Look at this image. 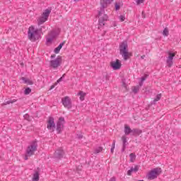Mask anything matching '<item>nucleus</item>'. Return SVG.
<instances>
[{"label":"nucleus","mask_w":181,"mask_h":181,"mask_svg":"<svg viewBox=\"0 0 181 181\" xmlns=\"http://www.w3.org/2000/svg\"><path fill=\"white\" fill-rule=\"evenodd\" d=\"M78 95H80V100L81 101H83L84 98L86 97V93L83 92V91H79V93H78Z\"/></svg>","instance_id":"412c9836"},{"label":"nucleus","mask_w":181,"mask_h":181,"mask_svg":"<svg viewBox=\"0 0 181 181\" xmlns=\"http://www.w3.org/2000/svg\"><path fill=\"white\" fill-rule=\"evenodd\" d=\"M122 146H127L128 145V141L127 140V136H122Z\"/></svg>","instance_id":"6ab92c4d"},{"label":"nucleus","mask_w":181,"mask_h":181,"mask_svg":"<svg viewBox=\"0 0 181 181\" xmlns=\"http://www.w3.org/2000/svg\"><path fill=\"white\" fill-rule=\"evenodd\" d=\"M56 36H57V33L56 31H51L49 33V37L52 39H54V37H56Z\"/></svg>","instance_id":"5701e85b"},{"label":"nucleus","mask_w":181,"mask_h":181,"mask_svg":"<svg viewBox=\"0 0 181 181\" xmlns=\"http://www.w3.org/2000/svg\"><path fill=\"white\" fill-rule=\"evenodd\" d=\"M40 30L39 29H35L33 25L29 27L28 32V37L29 40L31 42H36V37L37 39H39V36H40L39 34Z\"/></svg>","instance_id":"7ed1b4c3"},{"label":"nucleus","mask_w":181,"mask_h":181,"mask_svg":"<svg viewBox=\"0 0 181 181\" xmlns=\"http://www.w3.org/2000/svg\"><path fill=\"white\" fill-rule=\"evenodd\" d=\"M141 16H142L143 19H145L146 18V14H145V11H142Z\"/></svg>","instance_id":"a19ab883"},{"label":"nucleus","mask_w":181,"mask_h":181,"mask_svg":"<svg viewBox=\"0 0 181 181\" xmlns=\"http://www.w3.org/2000/svg\"><path fill=\"white\" fill-rule=\"evenodd\" d=\"M74 1H75V2H78V0H74Z\"/></svg>","instance_id":"603ef678"},{"label":"nucleus","mask_w":181,"mask_h":181,"mask_svg":"<svg viewBox=\"0 0 181 181\" xmlns=\"http://www.w3.org/2000/svg\"><path fill=\"white\" fill-rule=\"evenodd\" d=\"M144 2H145V0H137L136 5H141V4H144Z\"/></svg>","instance_id":"c9c22d12"},{"label":"nucleus","mask_w":181,"mask_h":181,"mask_svg":"<svg viewBox=\"0 0 181 181\" xmlns=\"http://www.w3.org/2000/svg\"><path fill=\"white\" fill-rule=\"evenodd\" d=\"M103 151V147H98L94 150L93 153H95V155H97V153H100V152Z\"/></svg>","instance_id":"b1692460"},{"label":"nucleus","mask_w":181,"mask_h":181,"mask_svg":"<svg viewBox=\"0 0 181 181\" xmlns=\"http://www.w3.org/2000/svg\"><path fill=\"white\" fill-rule=\"evenodd\" d=\"M65 122H66L64 120V117H61L59 118L57 122V128H56L57 134H62V129H63Z\"/></svg>","instance_id":"6e6552de"},{"label":"nucleus","mask_w":181,"mask_h":181,"mask_svg":"<svg viewBox=\"0 0 181 181\" xmlns=\"http://www.w3.org/2000/svg\"><path fill=\"white\" fill-rule=\"evenodd\" d=\"M54 87H56V85H52L49 90H53V88H54Z\"/></svg>","instance_id":"a18cd8bd"},{"label":"nucleus","mask_w":181,"mask_h":181,"mask_svg":"<svg viewBox=\"0 0 181 181\" xmlns=\"http://www.w3.org/2000/svg\"><path fill=\"white\" fill-rule=\"evenodd\" d=\"M37 151V141L36 140L33 141L31 143V145L28 146L26 152H25V160H28L30 156L33 155H35V152Z\"/></svg>","instance_id":"f03ea898"},{"label":"nucleus","mask_w":181,"mask_h":181,"mask_svg":"<svg viewBox=\"0 0 181 181\" xmlns=\"http://www.w3.org/2000/svg\"><path fill=\"white\" fill-rule=\"evenodd\" d=\"M141 59H145V55H142L141 57Z\"/></svg>","instance_id":"8fccbe9b"},{"label":"nucleus","mask_w":181,"mask_h":181,"mask_svg":"<svg viewBox=\"0 0 181 181\" xmlns=\"http://www.w3.org/2000/svg\"><path fill=\"white\" fill-rule=\"evenodd\" d=\"M139 170V167L138 165H135L134 168L132 167L130 170L127 171L128 176H131L132 175V172H138Z\"/></svg>","instance_id":"f8f14e48"},{"label":"nucleus","mask_w":181,"mask_h":181,"mask_svg":"<svg viewBox=\"0 0 181 181\" xmlns=\"http://www.w3.org/2000/svg\"><path fill=\"white\" fill-rule=\"evenodd\" d=\"M61 49L59 47H56L54 50V53L57 54L60 52Z\"/></svg>","instance_id":"58836bf2"},{"label":"nucleus","mask_w":181,"mask_h":181,"mask_svg":"<svg viewBox=\"0 0 181 181\" xmlns=\"http://www.w3.org/2000/svg\"><path fill=\"white\" fill-rule=\"evenodd\" d=\"M168 57H173V59L175 57V56H176V53H172L170 52H168Z\"/></svg>","instance_id":"72a5a7b5"},{"label":"nucleus","mask_w":181,"mask_h":181,"mask_svg":"<svg viewBox=\"0 0 181 181\" xmlns=\"http://www.w3.org/2000/svg\"><path fill=\"white\" fill-rule=\"evenodd\" d=\"M148 76L149 75L145 74L144 76L141 77V81H145V80H146V78H148Z\"/></svg>","instance_id":"f704fd0d"},{"label":"nucleus","mask_w":181,"mask_h":181,"mask_svg":"<svg viewBox=\"0 0 181 181\" xmlns=\"http://www.w3.org/2000/svg\"><path fill=\"white\" fill-rule=\"evenodd\" d=\"M63 156H64V151L63 150V148H59L57 151H55L54 153V158H55L56 159H62Z\"/></svg>","instance_id":"9d476101"},{"label":"nucleus","mask_w":181,"mask_h":181,"mask_svg":"<svg viewBox=\"0 0 181 181\" xmlns=\"http://www.w3.org/2000/svg\"><path fill=\"white\" fill-rule=\"evenodd\" d=\"M114 149H115V146H114V144H112V148L110 149L111 153H114Z\"/></svg>","instance_id":"ea45409f"},{"label":"nucleus","mask_w":181,"mask_h":181,"mask_svg":"<svg viewBox=\"0 0 181 181\" xmlns=\"http://www.w3.org/2000/svg\"><path fill=\"white\" fill-rule=\"evenodd\" d=\"M166 63L168 67H172V66H173V58L172 57H168Z\"/></svg>","instance_id":"dca6fc26"},{"label":"nucleus","mask_w":181,"mask_h":181,"mask_svg":"<svg viewBox=\"0 0 181 181\" xmlns=\"http://www.w3.org/2000/svg\"><path fill=\"white\" fill-rule=\"evenodd\" d=\"M64 45H66V41H63L61 44H59L58 47L62 49V47H63V46H64Z\"/></svg>","instance_id":"e433bc0d"},{"label":"nucleus","mask_w":181,"mask_h":181,"mask_svg":"<svg viewBox=\"0 0 181 181\" xmlns=\"http://www.w3.org/2000/svg\"><path fill=\"white\" fill-rule=\"evenodd\" d=\"M23 117H24L25 119H26L27 121H30V116L29 115V114H25V115H24Z\"/></svg>","instance_id":"7c9ffc66"},{"label":"nucleus","mask_w":181,"mask_h":181,"mask_svg":"<svg viewBox=\"0 0 181 181\" xmlns=\"http://www.w3.org/2000/svg\"><path fill=\"white\" fill-rule=\"evenodd\" d=\"M130 162L134 163L135 159H136V155L134 153H132L129 154Z\"/></svg>","instance_id":"aec40b11"},{"label":"nucleus","mask_w":181,"mask_h":181,"mask_svg":"<svg viewBox=\"0 0 181 181\" xmlns=\"http://www.w3.org/2000/svg\"><path fill=\"white\" fill-rule=\"evenodd\" d=\"M119 53L122 56L124 60H128L129 57V52H128V42L123 41L119 46Z\"/></svg>","instance_id":"20e7f679"},{"label":"nucleus","mask_w":181,"mask_h":181,"mask_svg":"<svg viewBox=\"0 0 181 181\" xmlns=\"http://www.w3.org/2000/svg\"><path fill=\"white\" fill-rule=\"evenodd\" d=\"M132 91L134 94H136L139 91V86L133 87Z\"/></svg>","instance_id":"bb28decb"},{"label":"nucleus","mask_w":181,"mask_h":181,"mask_svg":"<svg viewBox=\"0 0 181 181\" xmlns=\"http://www.w3.org/2000/svg\"><path fill=\"white\" fill-rule=\"evenodd\" d=\"M141 134H142V130L139 129H132V135H133L134 136H139L141 135Z\"/></svg>","instance_id":"4468645a"},{"label":"nucleus","mask_w":181,"mask_h":181,"mask_svg":"<svg viewBox=\"0 0 181 181\" xmlns=\"http://www.w3.org/2000/svg\"><path fill=\"white\" fill-rule=\"evenodd\" d=\"M122 87L127 89V83H125V81H122Z\"/></svg>","instance_id":"79ce46f5"},{"label":"nucleus","mask_w":181,"mask_h":181,"mask_svg":"<svg viewBox=\"0 0 181 181\" xmlns=\"http://www.w3.org/2000/svg\"><path fill=\"white\" fill-rule=\"evenodd\" d=\"M64 77H66V74H64L57 81V83H60V81H63V78H64Z\"/></svg>","instance_id":"2f4dec72"},{"label":"nucleus","mask_w":181,"mask_h":181,"mask_svg":"<svg viewBox=\"0 0 181 181\" xmlns=\"http://www.w3.org/2000/svg\"><path fill=\"white\" fill-rule=\"evenodd\" d=\"M125 149H127V146H122V152H125Z\"/></svg>","instance_id":"37998d69"},{"label":"nucleus","mask_w":181,"mask_h":181,"mask_svg":"<svg viewBox=\"0 0 181 181\" xmlns=\"http://www.w3.org/2000/svg\"><path fill=\"white\" fill-rule=\"evenodd\" d=\"M163 35L164 36H169V29H168V28H164L163 31Z\"/></svg>","instance_id":"cd10ccee"},{"label":"nucleus","mask_w":181,"mask_h":181,"mask_svg":"<svg viewBox=\"0 0 181 181\" xmlns=\"http://www.w3.org/2000/svg\"><path fill=\"white\" fill-rule=\"evenodd\" d=\"M110 65L113 70H119L121 69V66H122L119 59H116L115 62H110Z\"/></svg>","instance_id":"9b49d317"},{"label":"nucleus","mask_w":181,"mask_h":181,"mask_svg":"<svg viewBox=\"0 0 181 181\" xmlns=\"http://www.w3.org/2000/svg\"><path fill=\"white\" fill-rule=\"evenodd\" d=\"M162 173V168H156L153 170H151L148 174H147V179L148 180H153L154 179H156L159 175Z\"/></svg>","instance_id":"39448f33"},{"label":"nucleus","mask_w":181,"mask_h":181,"mask_svg":"<svg viewBox=\"0 0 181 181\" xmlns=\"http://www.w3.org/2000/svg\"><path fill=\"white\" fill-rule=\"evenodd\" d=\"M112 145H114V146H115V140H113V144Z\"/></svg>","instance_id":"3c124183"},{"label":"nucleus","mask_w":181,"mask_h":181,"mask_svg":"<svg viewBox=\"0 0 181 181\" xmlns=\"http://www.w3.org/2000/svg\"><path fill=\"white\" fill-rule=\"evenodd\" d=\"M142 86H144V83H143V81H141V82L139 83V87H142Z\"/></svg>","instance_id":"de8ad7c7"},{"label":"nucleus","mask_w":181,"mask_h":181,"mask_svg":"<svg viewBox=\"0 0 181 181\" xmlns=\"http://www.w3.org/2000/svg\"><path fill=\"white\" fill-rule=\"evenodd\" d=\"M21 66H23V64H21Z\"/></svg>","instance_id":"5fc2aeb1"},{"label":"nucleus","mask_w":181,"mask_h":181,"mask_svg":"<svg viewBox=\"0 0 181 181\" xmlns=\"http://www.w3.org/2000/svg\"><path fill=\"white\" fill-rule=\"evenodd\" d=\"M52 42H53V38L51 37L47 38V43H52Z\"/></svg>","instance_id":"4c0bfd02"},{"label":"nucleus","mask_w":181,"mask_h":181,"mask_svg":"<svg viewBox=\"0 0 181 181\" xmlns=\"http://www.w3.org/2000/svg\"><path fill=\"white\" fill-rule=\"evenodd\" d=\"M109 181H115V177H112Z\"/></svg>","instance_id":"49530a36"},{"label":"nucleus","mask_w":181,"mask_h":181,"mask_svg":"<svg viewBox=\"0 0 181 181\" xmlns=\"http://www.w3.org/2000/svg\"><path fill=\"white\" fill-rule=\"evenodd\" d=\"M119 19L120 20V22H124V21H125V16L124 15L119 16Z\"/></svg>","instance_id":"473e14b6"},{"label":"nucleus","mask_w":181,"mask_h":181,"mask_svg":"<svg viewBox=\"0 0 181 181\" xmlns=\"http://www.w3.org/2000/svg\"><path fill=\"white\" fill-rule=\"evenodd\" d=\"M115 11H119V8H121V3H115Z\"/></svg>","instance_id":"c85d7f7f"},{"label":"nucleus","mask_w":181,"mask_h":181,"mask_svg":"<svg viewBox=\"0 0 181 181\" xmlns=\"http://www.w3.org/2000/svg\"><path fill=\"white\" fill-rule=\"evenodd\" d=\"M124 134L125 135H129V134H132V129L129 126L125 124L124 125Z\"/></svg>","instance_id":"2eb2a0df"},{"label":"nucleus","mask_w":181,"mask_h":181,"mask_svg":"<svg viewBox=\"0 0 181 181\" xmlns=\"http://www.w3.org/2000/svg\"><path fill=\"white\" fill-rule=\"evenodd\" d=\"M46 21H47V18L43 17L42 16H41V17H40L37 19V22H38V25L40 26V25H43V23H45V22H46Z\"/></svg>","instance_id":"f3484780"},{"label":"nucleus","mask_w":181,"mask_h":181,"mask_svg":"<svg viewBox=\"0 0 181 181\" xmlns=\"http://www.w3.org/2000/svg\"><path fill=\"white\" fill-rule=\"evenodd\" d=\"M52 12L51 9L47 8L45 10V11L42 13V16L49 19V16L50 15V13Z\"/></svg>","instance_id":"ddd939ff"},{"label":"nucleus","mask_w":181,"mask_h":181,"mask_svg":"<svg viewBox=\"0 0 181 181\" xmlns=\"http://www.w3.org/2000/svg\"><path fill=\"white\" fill-rule=\"evenodd\" d=\"M161 98H162V94H158L156 98L154 99V102L159 101V100H160Z\"/></svg>","instance_id":"c756f323"},{"label":"nucleus","mask_w":181,"mask_h":181,"mask_svg":"<svg viewBox=\"0 0 181 181\" xmlns=\"http://www.w3.org/2000/svg\"><path fill=\"white\" fill-rule=\"evenodd\" d=\"M30 93H32V89H30V88H26L24 90V94L25 95L30 94Z\"/></svg>","instance_id":"a878e982"},{"label":"nucleus","mask_w":181,"mask_h":181,"mask_svg":"<svg viewBox=\"0 0 181 181\" xmlns=\"http://www.w3.org/2000/svg\"><path fill=\"white\" fill-rule=\"evenodd\" d=\"M21 80H23V81H24V83H25V84H28L29 86H32V84H33V81H32L29 79H27L25 77H22Z\"/></svg>","instance_id":"a211bd4d"},{"label":"nucleus","mask_w":181,"mask_h":181,"mask_svg":"<svg viewBox=\"0 0 181 181\" xmlns=\"http://www.w3.org/2000/svg\"><path fill=\"white\" fill-rule=\"evenodd\" d=\"M114 1V0H100V11L98 12V23L99 26H105V22L108 21V16L107 14H104L105 13V8H107L108 5L111 4V3Z\"/></svg>","instance_id":"f257e3e1"},{"label":"nucleus","mask_w":181,"mask_h":181,"mask_svg":"<svg viewBox=\"0 0 181 181\" xmlns=\"http://www.w3.org/2000/svg\"><path fill=\"white\" fill-rule=\"evenodd\" d=\"M33 181H39V172L35 171L33 177Z\"/></svg>","instance_id":"4be33fe9"},{"label":"nucleus","mask_w":181,"mask_h":181,"mask_svg":"<svg viewBox=\"0 0 181 181\" xmlns=\"http://www.w3.org/2000/svg\"><path fill=\"white\" fill-rule=\"evenodd\" d=\"M114 26H117V25L115 23H114Z\"/></svg>","instance_id":"864d4df0"},{"label":"nucleus","mask_w":181,"mask_h":181,"mask_svg":"<svg viewBox=\"0 0 181 181\" xmlns=\"http://www.w3.org/2000/svg\"><path fill=\"white\" fill-rule=\"evenodd\" d=\"M56 57V54H52V55H51V59H54Z\"/></svg>","instance_id":"09e8293b"},{"label":"nucleus","mask_w":181,"mask_h":181,"mask_svg":"<svg viewBox=\"0 0 181 181\" xmlns=\"http://www.w3.org/2000/svg\"><path fill=\"white\" fill-rule=\"evenodd\" d=\"M13 103H16V100L6 101L5 103H4L2 104V105H9V104H13Z\"/></svg>","instance_id":"393cba45"},{"label":"nucleus","mask_w":181,"mask_h":181,"mask_svg":"<svg viewBox=\"0 0 181 181\" xmlns=\"http://www.w3.org/2000/svg\"><path fill=\"white\" fill-rule=\"evenodd\" d=\"M77 138H78V139H81V138H83V135L82 134H77Z\"/></svg>","instance_id":"c03bdc74"},{"label":"nucleus","mask_w":181,"mask_h":181,"mask_svg":"<svg viewBox=\"0 0 181 181\" xmlns=\"http://www.w3.org/2000/svg\"><path fill=\"white\" fill-rule=\"evenodd\" d=\"M47 128L51 132H54L56 129V123H54V118L53 117H49L48 120L47 121Z\"/></svg>","instance_id":"0eeeda50"},{"label":"nucleus","mask_w":181,"mask_h":181,"mask_svg":"<svg viewBox=\"0 0 181 181\" xmlns=\"http://www.w3.org/2000/svg\"><path fill=\"white\" fill-rule=\"evenodd\" d=\"M63 59L61 56H58L55 59L51 60L49 62V67L52 69H57V67H60L62 66V63Z\"/></svg>","instance_id":"423d86ee"},{"label":"nucleus","mask_w":181,"mask_h":181,"mask_svg":"<svg viewBox=\"0 0 181 181\" xmlns=\"http://www.w3.org/2000/svg\"><path fill=\"white\" fill-rule=\"evenodd\" d=\"M62 103L65 108H68V110L71 108V99H70L69 96H66L65 98H62Z\"/></svg>","instance_id":"1a4fd4ad"}]
</instances>
